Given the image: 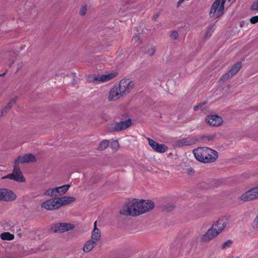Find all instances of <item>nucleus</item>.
<instances>
[{
    "mask_svg": "<svg viewBox=\"0 0 258 258\" xmlns=\"http://www.w3.org/2000/svg\"><path fill=\"white\" fill-rule=\"evenodd\" d=\"M154 207V204L151 201L139 202L134 199L129 201L126 206L120 211V213L126 216H136L148 212Z\"/></svg>",
    "mask_w": 258,
    "mask_h": 258,
    "instance_id": "f257e3e1",
    "label": "nucleus"
},
{
    "mask_svg": "<svg viewBox=\"0 0 258 258\" xmlns=\"http://www.w3.org/2000/svg\"><path fill=\"white\" fill-rule=\"evenodd\" d=\"M193 153L197 160L205 163L214 162L218 156L217 151L208 147L195 149Z\"/></svg>",
    "mask_w": 258,
    "mask_h": 258,
    "instance_id": "f03ea898",
    "label": "nucleus"
},
{
    "mask_svg": "<svg viewBox=\"0 0 258 258\" xmlns=\"http://www.w3.org/2000/svg\"><path fill=\"white\" fill-rule=\"evenodd\" d=\"M132 124V120L128 119L125 121H114L107 126V130L110 132H119L129 127Z\"/></svg>",
    "mask_w": 258,
    "mask_h": 258,
    "instance_id": "7ed1b4c3",
    "label": "nucleus"
},
{
    "mask_svg": "<svg viewBox=\"0 0 258 258\" xmlns=\"http://www.w3.org/2000/svg\"><path fill=\"white\" fill-rule=\"evenodd\" d=\"M226 0H222L221 4L220 5L221 0H215L213 3L210 12V16L212 17L216 13V17H220L223 13L224 5Z\"/></svg>",
    "mask_w": 258,
    "mask_h": 258,
    "instance_id": "20e7f679",
    "label": "nucleus"
},
{
    "mask_svg": "<svg viewBox=\"0 0 258 258\" xmlns=\"http://www.w3.org/2000/svg\"><path fill=\"white\" fill-rule=\"evenodd\" d=\"M6 178H9L21 182H23L25 181V179L19 168V164L15 162H14L13 172L12 174H9Z\"/></svg>",
    "mask_w": 258,
    "mask_h": 258,
    "instance_id": "39448f33",
    "label": "nucleus"
},
{
    "mask_svg": "<svg viewBox=\"0 0 258 258\" xmlns=\"http://www.w3.org/2000/svg\"><path fill=\"white\" fill-rule=\"evenodd\" d=\"M242 67V63L239 61L234 64L231 69L226 73L224 74L220 79V81H226L228 79L232 78L236 75Z\"/></svg>",
    "mask_w": 258,
    "mask_h": 258,
    "instance_id": "423d86ee",
    "label": "nucleus"
},
{
    "mask_svg": "<svg viewBox=\"0 0 258 258\" xmlns=\"http://www.w3.org/2000/svg\"><path fill=\"white\" fill-rule=\"evenodd\" d=\"M118 85L120 88L122 93L124 95L126 93H129L131 91L134 87L135 83L134 81L129 79H122Z\"/></svg>",
    "mask_w": 258,
    "mask_h": 258,
    "instance_id": "0eeeda50",
    "label": "nucleus"
},
{
    "mask_svg": "<svg viewBox=\"0 0 258 258\" xmlns=\"http://www.w3.org/2000/svg\"><path fill=\"white\" fill-rule=\"evenodd\" d=\"M74 226L73 224L66 223H58L53 225L51 228V230L55 233H63L67 231L73 229Z\"/></svg>",
    "mask_w": 258,
    "mask_h": 258,
    "instance_id": "6e6552de",
    "label": "nucleus"
},
{
    "mask_svg": "<svg viewBox=\"0 0 258 258\" xmlns=\"http://www.w3.org/2000/svg\"><path fill=\"white\" fill-rule=\"evenodd\" d=\"M41 207L47 210H53L60 208L58 198L46 200L42 203Z\"/></svg>",
    "mask_w": 258,
    "mask_h": 258,
    "instance_id": "1a4fd4ad",
    "label": "nucleus"
},
{
    "mask_svg": "<svg viewBox=\"0 0 258 258\" xmlns=\"http://www.w3.org/2000/svg\"><path fill=\"white\" fill-rule=\"evenodd\" d=\"M16 194L7 188H0V201L10 202L16 199Z\"/></svg>",
    "mask_w": 258,
    "mask_h": 258,
    "instance_id": "9d476101",
    "label": "nucleus"
},
{
    "mask_svg": "<svg viewBox=\"0 0 258 258\" xmlns=\"http://www.w3.org/2000/svg\"><path fill=\"white\" fill-rule=\"evenodd\" d=\"M123 94L120 90L118 85L114 86L110 91L108 97V100L110 101H116L121 97Z\"/></svg>",
    "mask_w": 258,
    "mask_h": 258,
    "instance_id": "9b49d317",
    "label": "nucleus"
},
{
    "mask_svg": "<svg viewBox=\"0 0 258 258\" xmlns=\"http://www.w3.org/2000/svg\"><path fill=\"white\" fill-rule=\"evenodd\" d=\"M258 199V186L243 194V201H251Z\"/></svg>",
    "mask_w": 258,
    "mask_h": 258,
    "instance_id": "f8f14e48",
    "label": "nucleus"
},
{
    "mask_svg": "<svg viewBox=\"0 0 258 258\" xmlns=\"http://www.w3.org/2000/svg\"><path fill=\"white\" fill-rule=\"evenodd\" d=\"M148 140L150 146L157 152L164 153L167 149V147L163 144H158L153 140L150 138H148Z\"/></svg>",
    "mask_w": 258,
    "mask_h": 258,
    "instance_id": "ddd939ff",
    "label": "nucleus"
},
{
    "mask_svg": "<svg viewBox=\"0 0 258 258\" xmlns=\"http://www.w3.org/2000/svg\"><path fill=\"white\" fill-rule=\"evenodd\" d=\"M218 235L212 227H211L201 237V241L205 242H209Z\"/></svg>",
    "mask_w": 258,
    "mask_h": 258,
    "instance_id": "4468645a",
    "label": "nucleus"
},
{
    "mask_svg": "<svg viewBox=\"0 0 258 258\" xmlns=\"http://www.w3.org/2000/svg\"><path fill=\"white\" fill-rule=\"evenodd\" d=\"M206 120L210 125L216 126L221 125L223 121L222 117L217 115L208 116Z\"/></svg>",
    "mask_w": 258,
    "mask_h": 258,
    "instance_id": "2eb2a0df",
    "label": "nucleus"
},
{
    "mask_svg": "<svg viewBox=\"0 0 258 258\" xmlns=\"http://www.w3.org/2000/svg\"><path fill=\"white\" fill-rule=\"evenodd\" d=\"M116 75V73H111L105 75H98L94 77V80L102 83L106 82L113 79Z\"/></svg>",
    "mask_w": 258,
    "mask_h": 258,
    "instance_id": "dca6fc26",
    "label": "nucleus"
},
{
    "mask_svg": "<svg viewBox=\"0 0 258 258\" xmlns=\"http://www.w3.org/2000/svg\"><path fill=\"white\" fill-rule=\"evenodd\" d=\"M35 161V157L31 154H28L23 156H19L15 161V162L19 164V163H26Z\"/></svg>",
    "mask_w": 258,
    "mask_h": 258,
    "instance_id": "f3484780",
    "label": "nucleus"
},
{
    "mask_svg": "<svg viewBox=\"0 0 258 258\" xmlns=\"http://www.w3.org/2000/svg\"><path fill=\"white\" fill-rule=\"evenodd\" d=\"M196 140L193 138L188 137L176 141V147H180L184 146H188L193 144Z\"/></svg>",
    "mask_w": 258,
    "mask_h": 258,
    "instance_id": "a211bd4d",
    "label": "nucleus"
},
{
    "mask_svg": "<svg viewBox=\"0 0 258 258\" xmlns=\"http://www.w3.org/2000/svg\"><path fill=\"white\" fill-rule=\"evenodd\" d=\"M226 226V223L223 220H219L216 223L213 224L212 227L218 232L219 234Z\"/></svg>",
    "mask_w": 258,
    "mask_h": 258,
    "instance_id": "6ab92c4d",
    "label": "nucleus"
},
{
    "mask_svg": "<svg viewBox=\"0 0 258 258\" xmlns=\"http://www.w3.org/2000/svg\"><path fill=\"white\" fill-rule=\"evenodd\" d=\"M59 203L60 204V207L70 204L76 201V198L71 197H63L61 198H58Z\"/></svg>",
    "mask_w": 258,
    "mask_h": 258,
    "instance_id": "aec40b11",
    "label": "nucleus"
},
{
    "mask_svg": "<svg viewBox=\"0 0 258 258\" xmlns=\"http://www.w3.org/2000/svg\"><path fill=\"white\" fill-rule=\"evenodd\" d=\"M96 241L91 240L88 241L83 247V251L85 252L90 251L96 245Z\"/></svg>",
    "mask_w": 258,
    "mask_h": 258,
    "instance_id": "412c9836",
    "label": "nucleus"
},
{
    "mask_svg": "<svg viewBox=\"0 0 258 258\" xmlns=\"http://www.w3.org/2000/svg\"><path fill=\"white\" fill-rule=\"evenodd\" d=\"M70 186V185L69 184H66L61 186L55 187L54 188L55 193L58 194L59 195H62L67 192Z\"/></svg>",
    "mask_w": 258,
    "mask_h": 258,
    "instance_id": "4be33fe9",
    "label": "nucleus"
},
{
    "mask_svg": "<svg viewBox=\"0 0 258 258\" xmlns=\"http://www.w3.org/2000/svg\"><path fill=\"white\" fill-rule=\"evenodd\" d=\"M0 237L3 240L10 241L14 239L15 236L9 232H5L1 234Z\"/></svg>",
    "mask_w": 258,
    "mask_h": 258,
    "instance_id": "5701e85b",
    "label": "nucleus"
},
{
    "mask_svg": "<svg viewBox=\"0 0 258 258\" xmlns=\"http://www.w3.org/2000/svg\"><path fill=\"white\" fill-rule=\"evenodd\" d=\"M101 237V232L99 229H93L91 238L92 240L98 241Z\"/></svg>",
    "mask_w": 258,
    "mask_h": 258,
    "instance_id": "b1692460",
    "label": "nucleus"
},
{
    "mask_svg": "<svg viewBox=\"0 0 258 258\" xmlns=\"http://www.w3.org/2000/svg\"><path fill=\"white\" fill-rule=\"evenodd\" d=\"M214 24H210L207 27L206 33H205V37L206 38H209L211 36L212 33L213 32L214 30Z\"/></svg>",
    "mask_w": 258,
    "mask_h": 258,
    "instance_id": "393cba45",
    "label": "nucleus"
},
{
    "mask_svg": "<svg viewBox=\"0 0 258 258\" xmlns=\"http://www.w3.org/2000/svg\"><path fill=\"white\" fill-rule=\"evenodd\" d=\"M109 145V141L107 140H104L100 142L99 145L98 149L99 150L102 151L106 149Z\"/></svg>",
    "mask_w": 258,
    "mask_h": 258,
    "instance_id": "a878e982",
    "label": "nucleus"
},
{
    "mask_svg": "<svg viewBox=\"0 0 258 258\" xmlns=\"http://www.w3.org/2000/svg\"><path fill=\"white\" fill-rule=\"evenodd\" d=\"M44 195L46 196H53L54 195H56V193L54 190V188L52 189H48L46 190L45 192Z\"/></svg>",
    "mask_w": 258,
    "mask_h": 258,
    "instance_id": "bb28decb",
    "label": "nucleus"
},
{
    "mask_svg": "<svg viewBox=\"0 0 258 258\" xmlns=\"http://www.w3.org/2000/svg\"><path fill=\"white\" fill-rule=\"evenodd\" d=\"M15 102H16L15 99L14 98V99H12L9 102V103L7 104V105L6 106V107L5 108V112H6L9 109H10L12 107V106L15 103Z\"/></svg>",
    "mask_w": 258,
    "mask_h": 258,
    "instance_id": "cd10ccee",
    "label": "nucleus"
},
{
    "mask_svg": "<svg viewBox=\"0 0 258 258\" xmlns=\"http://www.w3.org/2000/svg\"><path fill=\"white\" fill-rule=\"evenodd\" d=\"M15 102H16L15 99L14 98V99H12L9 102V103L7 104V105L6 106V107L5 108V112H6L9 109H10L12 107V106L15 103Z\"/></svg>",
    "mask_w": 258,
    "mask_h": 258,
    "instance_id": "c85d7f7f",
    "label": "nucleus"
},
{
    "mask_svg": "<svg viewBox=\"0 0 258 258\" xmlns=\"http://www.w3.org/2000/svg\"><path fill=\"white\" fill-rule=\"evenodd\" d=\"M232 243V241L231 240H228L226 242H224L222 245V249H226L229 247Z\"/></svg>",
    "mask_w": 258,
    "mask_h": 258,
    "instance_id": "c756f323",
    "label": "nucleus"
},
{
    "mask_svg": "<svg viewBox=\"0 0 258 258\" xmlns=\"http://www.w3.org/2000/svg\"><path fill=\"white\" fill-rule=\"evenodd\" d=\"M118 147H119V143L117 141H116V140L113 141L111 143V148L113 150L116 151L118 149Z\"/></svg>",
    "mask_w": 258,
    "mask_h": 258,
    "instance_id": "7c9ffc66",
    "label": "nucleus"
},
{
    "mask_svg": "<svg viewBox=\"0 0 258 258\" xmlns=\"http://www.w3.org/2000/svg\"><path fill=\"white\" fill-rule=\"evenodd\" d=\"M206 104V102H202V103H200L198 105H196L195 106H194V110L195 111H197L198 109H199L200 108H201V110H203V111H205L206 109H204V108H202V106Z\"/></svg>",
    "mask_w": 258,
    "mask_h": 258,
    "instance_id": "2f4dec72",
    "label": "nucleus"
},
{
    "mask_svg": "<svg viewBox=\"0 0 258 258\" xmlns=\"http://www.w3.org/2000/svg\"><path fill=\"white\" fill-rule=\"evenodd\" d=\"M251 11L258 10V0L254 2L250 7Z\"/></svg>",
    "mask_w": 258,
    "mask_h": 258,
    "instance_id": "473e14b6",
    "label": "nucleus"
},
{
    "mask_svg": "<svg viewBox=\"0 0 258 258\" xmlns=\"http://www.w3.org/2000/svg\"><path fill=\"white\" fill-rule=\"evenodd\" d=\"M249 21L252 24L257 23L258 22V16H255L251 17Z\"/></svg>",
    "mask_w": 258,
    "mask_h": 258,
    "instance_id": "72a5a7b5",
    "label": "nucleus"
},
{
    "mask_svg": "<svg viewBox=\"0 0 258 258\" xmlns=\"http://www.w3.org/2000/svg\"><path fill=\"white\" fill-rule=\"evenodd\" d=\"M252 227L254 228H258V215L256 216L252 222Z\"/></svg>",
    "mask_w": 258,
    "mask_h": 258,
    "instance_id": "f704fd0d",
    "label": "nucleus"
},
{
    "mask_svg": "<svg viewBox=\"0 0 258 258\" xmlns=\"http://www.w3.org/2000/svg\"><path fill=\"white\" fill-rule=\"evenodd\" d=\"M155 52V48L154 47H151L148 50V53L150 56H152L154 54Z\"/></svg>",
    "mask_w": 258,
    "mask_h": 258,
    "instance_id": "c9c22d12",
    "label": "nucleus"
},
{
    "mask_svg": "<svg viewBox=\"0 0 258 258\" xmlns=\"http://www.w3.org/2000/svg\"><path fill=\"white\" fill-rule=\"evenodd\" d=\"M86 11H87V7L86 6H83L81 10H80V14L81 15H84L86 13Z\"/></svg>",
    "mask_w": 258,
    "mask_h": 258,
    "instance_id": "e433bc0d",
    "label": "nucleus"
},
{
    "mask_svg": "<svg viewBox=\"0 0 258 258\" xmlns=\"http://www.w3.org/2000/svg\"><path fill=\"white\" fill-rule=\"evenodd\" d=\"M178 36V33L176 31H173L171 34V37L173 39H176Z\"/></svg>",
    "mask_w": 258,
    "mask_h": 258,
    "instance_id": "4c0bfd02",
    "label": "nucleus"
},
{
    "mask_svg": "<svg viewBox=\"0 0 258 258\" xmlns=\"http://www.w3.org/2000/svg\"><path fill=\"white\" fill-rule=\"evenodd\" d=\"M139 40H140V37L138 35L135 36L132 38V41L134 42V43L138 42Z\"/></svg>",
    "mask_w": 258,
    "mask_h": 258,
    "instance_id": "58836bf2",
    "label": "nucleus"
},
{
    "mask_svg": "<svg viewBox=\"0 0 258 258\" xmlns=\"http://www.w3.org/2000/svg\"><path fill=\"white\" fill-rule=\"evenodd\" d=\"M184 0H179L177 4V7H179Z\"/></svg>",
    "mask_w": 258,
    "mask_h": 258,
    "instance_id": "ea45409f",
    "label": "nucleus"
},
{
    "mask_svg": "<svg viewBox=\"0 0 258 258\" xmlns=\"http://www.w3.org/2000/svg\"><path fill=\"white\" fill-rule=\"evenodd\" d=\"M98 229L97 228V221H95L94 223V229Z\"/></svg>",
    "mask_w": 258,
    "mask_h": 258,
    "instance_id": "a19ab883",
    "label": "nucleus"
},
{
    "mask_svg": "<svg viewBox=\"0 0 258 258\" xmlns=\"http://www.w3.org/2000/svg\"><path fill=\"white\" fill-rule=\"evenodd\" d=\"M206 139H207V140H208L209 141L211 140H212V139H213V137H211V136H208V137H206Z\"/></svg>",
    "mask_w": 258,
    "mask_h": 258,
    "instance_id": "79ce46f5",
    "label": "nucleus"
},
{
    "mask_svg": "<svg viewBox=\"0 0 258 258\" xmlns=\"http://www.w3.org/2000/svg\"><path fill=\"white\" fill-rule=\"evenodd\" d=\"M159 15L158 14L154 15L153 17L154 19H156L158 17Z\"/></svg>",
    "mask_w": 258,
    "mask_h": 258,
    "instance_id": "37998d69",
    "label": "nucleus"
},
{
    "mask_svg": "<svg viewBox=\"0 0 258 258\" xmlns=\"http://www.w3.org/2000/svg\"><path fill=\"white\" fill-rule=\"evenodd\" d=\"M3 114V112L2 111H0V117L2 116Z\"/></svg>",
    "mask_w": 258,
    "mask_h": 258,
    "instance_id": "c03bdc74",
    "label": "nucleus"
},
{
    "mask_svg": "<svg viewBox=\"0 0 258 258\" xmlns=\"http://www.w3.org/2000/svg\"><path fill=\"white\" fill-rule=\"evenodd\" d=\"M239 26L242 27V22L239 23Z\"/></svg>",
    "mask_w": 258,
    "mask_h": 258,
    "instance_id": "a18cd8bd",
    "label": "nucleus"
},
{
    "mask_svg": "<svg viewBox=\"0 0 258 258\" xmlns=\"http://www.w3.org/2000/svg\"><path fill=\"white\" fill-rule=\"evenodd\" d=\"M5 75V73L0 74V77L3 76Z\"/></svg>",
    "mask_w": 258,
    "mask_h": 258,
    "instance_id": "49530a36",
    "label": "nucleus"
},
{
    "mask_svg": "<svg viewBox=\"0 0 258 258\" xmlns=\"http://www.w3.org/2000/svg\"><path fill=\"white\" fill-rule=\"evenodd\" d=\"M228 2H230L231 0H227Z\"/></svg>",
    "mask_w": 258,
    "mask_h": 258,
    "instance_id": "de8ad7c7",
    "label": "nucleus"
}]
</instances>
